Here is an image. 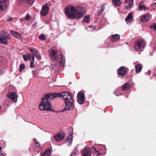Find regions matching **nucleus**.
<instances>
[{
  "instance_id": "nucleus-33",
  "label": "nucleus",
  "mask_w": 156,
  "mask_h": 156,
  "mask_svg": "<svg viewBox=\"0 0 156 156\" xmlns=\"http://www.w3.org/2000/svg\"><path fill=\"white\" fill-rule=\"evenodd\" d=\"M39 38L40 40H44L46 39V37L45 35L44 34H42L40 35L39 36Z\"/></svg>"
},
{
  "instance_id": "nucleus-4",
  "label": "nucleus",
  "mask_w": 156,
  "mask_h": 156,
  "mask_svg": "<svg viewBox=\"0 0 156 156\" xmlns=\"http://www.w3.org/2000/svg\"><path fill=\"white\" fill-rule=\"evenodd\" d=\"M10 38V36L9 34L6 32L0 36V44H7V39Z\"/></svg>"
},
{
  "instance_id": "nucleus-38",
  "label": "nucleus",
  "mask_w": 156,
  "mask_h": 156,
  "mask_svg": "<svg viewBox=\"0 0 156 156\" xmlns=\"http://www.w3.org/2000/svg\"><path fill=\"white\" fill-rule=\"evenodd\" d=\"M35 56L38 59H41V56L40 55L39 52H38L37 54H36V55L34 56V57Z\"/></svg>"
},
{
  "instance_id": "nucleus-34",
  "label": "nucleus",
  "mask_w": 156,
  "mask_h": 156,
  "mask_svg": "<svg viewBox=\"0 0 156 156\" xmlns=\"http://www.w3.org/2000/svg\"><path fill=\"white\" fill-rule=\"evenodd\" d=\"M25 68V66L24 64H21L20 66V72H21L22 70Z\"/></svg>"
},
{
  "instance_id": "nucleus-28",
  "label": "nucleus",
  "mask_w": 156,
  "mask_h": 156,
  "mask_svg": "<svg viewBox=\"0 0 156 156\" xmlns=\"http://www.w3.org/2000/svg\"><path fill=\"white\" fill-rule=\"evenodd\" d=\"M112 1L114 3L115 6H119L121 4V2L120 0H112Z\"/></svg>"
},
{
  "instance_id": "nucleus-41",
  "label": "nucleus",
  "mask_w": 156,
  "mask_h": 156,
  "mask_svg": "<svg viewBox=\"0 0 156 156\" xmlns=\"http://www.w3.org/2000/svg\"><path fill=\"white\" fill-rule=\"evenodd\" d=\"M152 6L154 8V7H156V3L154 2L151 4Z\"/></svg>"
},
{
  "instance_id": "nucleus-27",
  "label": "nucleus",
  "mask_w": 156,
  "mask_h": 156,
  "mask_svg": "<svg viewBox=\"0 0 156 156\" xmlns=\"http://www.w3.org/2000/svg\"><path fill=\"white\" fill-rule=\"evenodd\" d=\"M105 4H104V5H101V7L100 8V9H98L97 11V13L100 14L102 13L104 11L105 9Z\"/></svg>"
},
{
  "instance_id": "nucleus-30",
  "label": "nucleus",
  "mask_w": 156,
  "mask_h": 156,
  "mask_svg": "<svg viewBox=\"0 0 156 156\" xmlns=\"http://www.w3.org/2000/svg\"><path fill=\"white\" fill-rule=\"evenodd\" d=\"M25 3L28 4H32L35 1V0H22Z\"/></svg>"
},
{
  "instance_id": "nucleus-11",
  "label": "nucleus",
  "mask_w": 156,
  "mask_h": 156,
  "mask_svg": "<svg viewBox=\"0 0 156 156\" xmlns=\"http://www.w3.org/2000/svg\"><path fill=\"white\" fill-rule=\"evenodd\" d=\"M7 96L14 102H16L17 101V96L15 92H11L8 93Z\"/></svg>"
},
{
  "instance_id": "nucleus-26",
  "label": "nucleus",
  "mask_w": 156,
  "mask_h": 156,
  "mask_svg": "<svg viewBox=\"0 0 156 156\" xmlns=\"http://www.w3.org/2000/svg\"><path fill=\"white\" fill-rule=\"evenodd\" d=\"M30 50L32 53V56L34 55V56L36 55V54H37L38 52V51L34 48H30Z\"/></svg>"
},
{
  "instance_id": "nucleus-19",
  "label": "nucleus",
  "mask_w": 156,
  "mask_h": 156,
  "mask_svg": "<svg viewBox=\"0 0 156 156\" xmlns=\"http://www.w3.org/2000/svg\"><path fill=\"white\" fill-rule=\"evenodd\" d=\"M51 154V151L50 149H46L41 154V156H49Z\"/></svg>"
},
{
  "instance_id": "nucleus-6",
  "label": "nucleus",
  "mask_w": 156,
  "mask_h": 156,
  "mask_svg": "<svg viewBox=\"0 0 156 156\" xmlns=\"http://www.w3.org/2000/svg\"><path fill=\"white\" fill-rule=\"evenodd\" d=\"M84 95L83 92L80 91L77 95V101L80 104H83L84 102Z\"/></svg>"
},
{
  "instance_id": "nucleus-14",
  "label": "nucleus",
  "mask_w": 156,
  "mask_h": 156,
  "mask_svg": "<svg viewBox=\"0 0 156 156\" xmlns=\"http://www.w3.org/2000/svg\"><path fill=\"white\" fill-rule=\"evenodd\" d=\"M125 3H126V8L127 9L131 8L133 4V0H125Z\"/></svg>"
},
{
  "instance_id": "nucleus-8",
  "label": "nucleus",
  "mask_w": 156,
  "mask_h": 156,
  "mask_svg": "<svg viewBox=\"0 0 156 156\" xmlns=\"http://www.w3.org/2000/svg\"><path fill=\"white\" fill-rule=\"evenodd\" d=\"M65 136V134L60 132L54 136V138L57 142L62 140Z\"/></svg>"
},
{
  "instance_id": "nucleus-23",
  "label": "nucleus",
  "mask_w": 156,
  "mask_h": 156,
  "mask_svg": "<svg viewBox=\"0 0 156 156\" xmlns=\"http://www.w3.org/2000/svg\"><path fill=\"white\" fill-rule=\"evenodd\" d=\"M92 149L93 150L94 153L96 156H102V154L99 151L97 150L94 147H92Z\"/></svg>"
},
{
  "instance_id": "nucleus-39",
  "label": "nucleus",
  "mask_w": 156,
  "mask_h": 156,
  "mask_svg": "<svg viewBox=\"0 0 156 156\" xmlns=\"http://www.w3.org/2000/svg\"><path fill=\"white\" fill-rule=\"evenodd\" d=\"M25 19L26 20H28L30 19V15L28 14H27L25 17Z\"/></svg>"
},
{
  "instance_id": "nucleus-9",
  "label": "nucleus",
  "mask_w": 156,
  "mask_h": 156,
  "mask_svg": "<svg viewBox=\"0 0 156 156\" xmlns=\"http://www.w3.org/2000/svg\"><path fill=\"white\" fill-rule=\"evenodd\" d=\"M49 8L48 5H44L43 6L40 12L41 14L43 16H46L48 13Z\"/></svg>"
},
{
  "instance_id": "nucleus-10",
  "label": "nucleus",
  "mask_w": 156,
  "mask_h": 156,
  "mask_svg": "<svg viewBox=\"0 0 156 156\" xmlns=\"http://www.w3.org/2000/svg\"><path fill=\"white\" fill-rule=\"evenodd\" d=\"M127 71V69L125 67L122 66L119 69L117 73L120 76H123L126 74Z\"/></svg>"
},
{
  "instance_id": "nucleus-7",
  "label": "nucleus",
  "mask_w": 156,
  "mask_h": 156,
  "mask_svg": "<svg viewBox=\"0 0 156 156\" xmlns=\"http://www.w3.org/2000/svg\"><path fill=\"white\" fill-rule=\"evenodd\" d=\"M55 61H57L60 66H63L65 63L64 57L62 54H60L57 56L56 59Z\"/></svg>"
},
{
  "instance_id": "nucleus-15",
  "label": "nucleus",
  "mask_w": 156,
  "mask_h": 156,
  "mask_svg": "<svg viewBox=\"0 0 156 156\" xmlns=\"http://www.w3.org/2000/svg\"><path fill=\"white\" fill-rule=\"evenodd\" d=\"M120 36L118 34L112 35L110 38L111 41L112 42H115L118 41L120 39Z\"/></svg>"
},
{
  "instance_id": "nucleus-2",
  "label": "nucleus",
  "mask_w": 156,
  "mask_h": 156,
  "mask_svg": "<svg viewBox=\"0 0 156 156\" xmlns=\"http://www.w3.org/2000/svg\"><path fill=\"white\" fill-rule=\"evenodd\" d=\"M65 12L68 18L73 19L76 18L79 19L83 16L86 10L84 8L80 6L76 8L67 6L65 8Z\"/></svg>"
},
{
  "instance_id": "nucleus-22",
  "label": "nucleus",
  "mask_w": 156,
  "mask_h": 156,
  "mask_svg": "<svg viewBox=\"0 0 156 156\" xmlns=\"http://www.w3.org/2000/svg\"><path fill=\"white\" fill-rule=\"evenodd\" d=\"M136 72L137 73H139L141 71L142 67L141 65L138 64L136 65L135 66Z\"/></svg>"
},
{
  "instance_id": "nucleus-36",
  "label": "nucleus",
  "mask_w": 156,
  "mask_h": 156,
  "mask_svg": "<svg viewBox=\"0 0 156 156\" xmlns=\"http://www.w3.org/2000/svg\"><path fill=\"white\" fill-rule=\"evenodd\" d=\"M150 27L151 29L153 28L154 30H156V23H153Z\"/></svg>"
},
{
  "instance_id": "nucleus-3",
  "label": "nucleus",
  "mask_w": 156,
  "mask_h": 156,
  "mask_svg": "<svg viewBox=\"0 0 156 156\" xmlns=\"http://www.w3.org/2000/svg\"><path fill=\"white\" fill-rule=\"evenodd\" d=\"M145 46V43L142 40H138L136 41L134 44V48L138 51H143Z\"/></svg>"
},
{
  "instance_id": "nucleus-16",
  "label": "nucleus",
  "mask_w": 156,
  "mask_h": 156,
  "mask_svg": "<svg viewBox=\"0 0 156 156\" xmlns=\"http://www.w3.org/2000/svg\"><path fill=\"white\" fill-rule=\"evenodd\" d=\"M10 33L13 37L16 38L20 39L21 37V35L18 32L13 31H11Z\"/></svg>"
},
{
  "instance_id": "nucleus-47",
  "label": "nucleus",
  "mask_w": 156,
  "mask_h": 156,
  "mask_svg": "<svg viewBox=\"0 0 156 156\" xmlns=\"http://www.w3.org/2000/svg\"><path fill=\"white\" fill-rule=\"evenodd\" d=\"M1 109V107H0V110Z\"/></svg>"
},
{
  "instance_id": "nucleus-1",
  "label": "nucleus",
  "mask_w": 156,
  "mask_h": 156,
  "mask_svg": "<svg viewBox=\"0 0 156 156\" xmlns=\"http://www.w3.org/2000/svg\"><path fill=\"white\" fill-rule=\"evenodd\" d=\"M57 97H63L66 106L62 112L71 110L73 109L74 105L73 96L70 92H66L58 93H47L44 94L39 105V109L41 111L55 112L52 109L50 101Z\"/></svg>"
},
{
  "instance_id": "nucleus-44",
  "label": "nucleus",
  "mask_w": 156,
  "mask_h": 156,
  "mask_svg": "<svg viewBox=\"0 0 156 156\" xmlns=\"http://www.w3.org/2000/svg\"><path fill=\"white\" fill-rule=\"evenodd\" d=\"M0 156H4V155L2 153H0Z\"/></svg>"
},
{
  "instance_id": "nucleus-24",
  "label": "nucleus",
  "mask_w": 156,
  "mask_h": 156,
  "mask_svg": "<svg viewBox=\"0 0 156 156\" xmlns=\"http://www.w3.org/2000/svg\"><path fill=\"white\" fill-rule=\"evenodd\" d=\"M79 153V151L77 148H75L70 156H77Z\"/></svg>"
},
{
  "instance_id": "nucleus-18",
  "label": "nucleus",
  "mask_w": 156,
  "mask_h": 156,
  "mask_svg": "<svg viewBox=\"0 0 156 156\" xmlns=\"http://www.w3.org/2000/svg\"><path fill=\"white\" fill-rule=\"evenodd\" d=\"M149 14H146L141 17V21L143 23L148 21L149 20Z\"/></svg>"
},
{
  "instance_id": "nucleus-37",
  "label": "nucleus",
  "mask_w": 156,
  "mask_h": 156,
  "mask_svg": "<svg viewBox=\"0 0 156 156\" xmlns=\"http://www.w3.org/2000/svg\"><path fill=\"white\" fill-rule=\"evenodd\" d=\"M39 70H38L36 72H35V71H33L32 73L33 74V76H35L36 75H38V73H39Z\"/></svg>"
},
{
  "instance_id": "nucleus-42",
  "label": "nucleus",
  "mask_w": 156,
  "mask_h": 156,
  "mask_svg": "<svg viewBox=\"0 0 156 156\" xmlns=\"http://www.w3.org/2000/svg\"><path fill=\"white\" fill-rule=\"evenodd\" d=\"M144 7V6L143 5H140L139 6V8L140 9H141V10H142V9Z\"/></svg>"
},
{
  "instance_id": "nucleus-12",
  "label": "nucleus",
  "mask_w": 156,
  "mask_h": 156,
  "mask_svg": "<svg viewBox=\"0 0 156 156\" xmlns=\"http://www.w3.org/2000/svg\"><path fill=\"white\" fill-rule=\"evenodd\" d=\"M91 154V151L90 149L87 148L83 150L82 156H90Z\"/></svg>"
},
{
  "instance_id": "nucleus-13",
  "label": "nucleus",
  "mask_w": 156,
  "mask_h": 156,
  "mask_svg": "<svg viewBox=\"0 0 156 156\" xmlns=\"http://www.w3.org/2000/svg\"><path fill=\"white\" fill-rule=\"evenodd\" d=\"M7 0H0V12L5 9L7 6V4L4 3Z\"/></svg>"
},
{
  "instance_id": "nucleus-32",
  "label": "nucleus",
  "mask_w": 156,
  "mask_h": 156,
  "mask_svg": "<svg viewBox=\"0 0 156 156\" xmlns=\"http://www.w3.org/2000/svg\"><path fill=\"white\" fill-rule=\"evenodd\" d=\"M90 19V15L84 17L83 20L84 22L88 23L89 22Z\"/></svg>"
},
{
  "instance_id": "nucleus-21",
  "label": "nucleus",
  "mask_w": 156,
  "mask_h": 156,
  "mask_svg": "<svg viewBox=\"0 0 156 156\" xmlns=\"http://www.w3.org/2000/svg\"><path fill=\"white\" fill-rule=\"evenodd\" d=\"M132 12L129 13L125 18V20L129 22H131L132 20Z\"/></svg>"
},
{
  "instance_id": "nucleus-46",
  "label": "nucleus",
  "mask_w": 156,
  "mask_h": 156,
  "mask_svg": "<svg viewBox=\"0 0 156 156\" xmlns=\"http://www.w3.org/2000/svg\"><path fill=\"white\" fill-rule=\"evenodd\" d=\"M2 148L1 146H0V151H1L2 150Z\"/></svg>"
},
{
  "instance_id": "nucleus-20",
  "label": "nucleus",
  "mask_w": 156,
  "mask_h": 156,
  "mask_svg": "<svg viewBox=\"0 0 156 156\" xmlns=\"http://www.w3.org/2000/svg\"><path fill=\"white\" fill-rule=\"evenodd\" d=\"M130 85L128 83H125L122 87V89L124 91L127 90L130 87Z\"/></svg>"
},
{
  "instance_id": "nucleus-25",
  "label": "nucleus",
  "mask_w": 156,
  "mask_h": 156,
  "mask_svg": "<svg viewBox=\"0 0 156 156\" xmlns=\"http://www.w3.org/2000/svg\"><path fill=\"white\" fill-rule=\"evenodd\" d=\"M31 55L29 54H27L23 55V57L24 60L25 61H27L28 60L30 59L31 58Z\"/></svg>"
},
{
  "instance_id": "nucleus-35",
  "label": "nucleus",
  "mask_w": 156,
  "mask_h": 156,
  "mask_svg": "<svg viewBox=\"0 0 156 156\" xmlns=\"http://www.w3.org/2000/svg\"><path fill=\"white\" fill-rule=\"evenodd\" d=\"M51 66L52 69L54 70L57 68V67L58 66L57 65L53 64H51Z\"/></svg>"
},
{
  "instance_id": "nucleus-43",
  "label": "nucleus",
  "mask_w": 156,
  "mask_h": 156,
  "mask_svg": "<svg viewBox=\"0 0 156 156\" xmlns=\"http://www.w3.org/2000/svg\"><path fill=\"white\" fill-rule=\"evenodd\" d=\"M143 4V2H140V3H139V5H142V4Z\"/></svg>"
},
{
  "instance_id": "nucleus-40",
  "label": "nucleus",
  "mask_w": 156,
  "mask_h": 156,
  "mask_svg": "<svg viewBox=\"0 0 156 156\" xmlns=\"http://www.w3.org/2000/svg\"><path fill=\"white\" fill-rule=\"evenodd\" d=\"M12 20V18L11 17H9L7 19V21H9Z\"/></svg>"
},
{
  "instance_id": "nucleus-45",
  "label": "nucleus",
  "mask_w": 156,
  "mask_h": 156,
  "mask_svg": "<svg viewBox=\"0 0 156 156\" xmlns=\"http://www.w3.org/2000/svg\"><path fill=\"white\" fill-rule=\"evenodd\" d=\"M144 9L146 10V7L144 6V7L143 8Z\"/></svg>"
},
{
  "instance_id": "nucleus-17",
  "label": "nucleus",
  "mask_w": 156,
  "mask_h": 156,
  "mask_svg": "<svg viewBox=\"0 0 156 156\" xmlns=\"http://www.w3.org/2000/svg\"><path fill=\"white\" fill-rule=\"evenodd\" d=\"M73 140V137L72 135L70 133L69 136H66V143L68 145H70L71 144Z\"/></svg>"
},
{
  "instance_id": "nucleus-31",
  "label": "nucleus",
  "mask_w": 156,
  "mask_h": 156,
  "mask_svg": "<svg viewBox=\"0 0 156 156\" xmlns=\"http://www.w3.org/2000/svg\"><path fill=\"white\" fill-rule=\"evenodd\" d=\"M32 60L30 62V68L33 67L35 66V65L34 64V55L31 56Z\"/></svg>"
},
{
  "instance_id": "nucleus-5",
  "label": "nucleus",
  "mask_w": 156,
  "mask_h": 156,
  "mask_svg": "<svg viewBox=\"0 0 156 156\" xmlns=\"http://www.w3.org/2000/svg\"><path fill=\"white\" fill-rule=\"evenodd\" d=\"M58 52V50L55 48H52L49 51L50 56L52 60L55 61L56 59Z\"/></svg>"
},
{
  "instance_id": "nucleus-29",
  "label": "nucleus",
  "mask_w": 156,
  "mask_h": 156,
  "mask_svg": "<svg viewBox=\"0 0 156 156\" xmlns=\"http://www.w3.org/2000/svg\"><path fill=\"white\" fill-rule=\"evenodd\" d=\"M34 145L36 148H38L40 147V144L39 143L37 140L36 139H34Z\"/></svg>"
}]
</instances>
